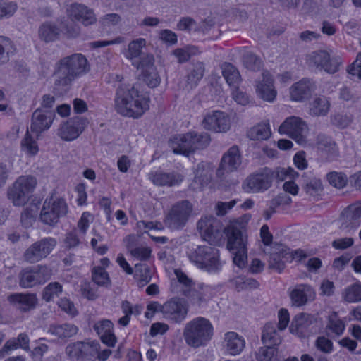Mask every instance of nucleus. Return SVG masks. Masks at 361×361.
I'll return each instance as SVG.
<instances>
[{
  "label": "nucleus",
  "mask_w": 361,
  "mask_h": 361,
  "mask_svg": "<svg viewBox=\"0 0 361 361\" xmlns=\"http://www.w3.org/2000/svg\"><path fill=\"white\" fill-rule=\"evenodd\" d=\"M92 281L98 286H109L111 284L108 273L102 267H95L92 271Z\"/></svg>",
  "instance_id": "50"
},
{
  "label": "nucleus",
  "mask_w": 361,
  "mask_h": 361,
  "mask_svg": "<svg viewBox=\"0 0 361 361\" xmlns=\"http://www.w3.org/2000/svg\"><path fill=\"white\" fill-rule=\"evenodd\" d=\"M11 41L8 37L0 36V65L9 61Z\"/></svg>",
  "instance_id": "60"
},
{
  "label": "nucleus",
  "mask_w": 361,
  "mask_h": 361,
  "mask_svg": "<svg viewBox=\"0 0 361 361\" xmlns=\"http://www.w3.org/2000/svg\"><path fill=\"white\" fill-rule=\"evenodd\" d=\"M342 298L349 303L361 302V284L355 283L346 287L342 293Z\"/></svg>",
  "instance_id": "46"
},
{
  "label": "nucleus",
  "mask_w": 361,
  "mask_h": 361,
  "mask_svg": "<svg viewBox=\"0 0 361 361\" xmlns=\"http://www.w3.org/2000/svg\"><path fill=\"white\" fill-rule=\"evenodd\" d=\"M134 236H128V243L127 245V248L130 251V254L141 260H145L148 259L151 254V250L149 247H134L133 241L135 240Z\"/></svg>",
  "instance_id": "49"
},
{
  "label": "nucleus",
  "mask_w": 361,
  "mask_h": 361,
  "mask_svg": "<svg viewBox=\"0 0 361 361\" xmlns=\"http://www.w3.org/2000/svg\"><path fill=\"white\" fill-rule=\"evenodd\" d=\"M189 259L200 269L209 272H216L221 269L219 250L212 246L200 245L188 253Z\"/></svg>",
  "instance_id": "6"
},
{
  "label": "nucleus",
  "mask_w": 361,
  "mask_h": 361,
  "mask_svg": "<svg viewBox=\"0 0 361 361\" xmlns=\"http://www.w3.org/2000/svg\"><path fill=\"white\" fill-rule=\"evenodd\" d=\"M194 183L199 184L198 188L207 185L212 180V171L204 162L199 163L195 171Z\"/></svg>",
  "instance_id": "38"
},
{
  "label": "nucleus",
  "mask_w": 361,
  "mask_h": 361,
  "mask_svg": "<svg viewBox=\"0 0 361 361\" xmlns=\"http://www.w3.org/2000/svg\"><path fill=\"white\" fill-rule=\"evenodd\" d=\"M118 85L115 97V108L123 116L138 118L148 109L149 100L140 96L138 91L130 84L121 83L120 76L116 75Z\"/></svg>",
  "instance_id": "1"
},
{
  "label": "nucleus",
  "mask_w": 361,
  "mask_h": 361,
  "mask_svg": "<svg viewBox=\"0 0 361 361\" xmlns=\"http://www.w3.org/2000/svg\"><path fill=\"white\" fill-rule=\"evenodd\" d=\"M197 49L195 47H187L185 48H178L173 51L174 56L178 59L180 63L188 61L192 55L197 53Z\"/></svg>",
  "instance_id": "57"
},
{
  "label": "nucleus",
  "mask_w": 361,
  "mask_h": 361,
  "mask_svg": "<svg viewBox=\"0 0 361 361\" xmlns=\"http://www.w3.org/2000/svg\"><path fill=\"white\" fill-rule=\"evenodd\" d=\"M88 123V120L84 117L71 118L61 125L58 130V135L66 141L73 140L79 137Z\"/></svg>",
  "instance_id": "18"
},
{
  "label": "nucleus",
  "mask_w": 361,
  "mask_h": 361,
  "mask_svg": "<svg viewBox=\"0 0 361 361\" xmlns=\"http://www.w3.org/2000/svg\"><path fill=\"white\" fill-rule=\"evenodd\" d=\"M204 129L216 133H226L231 128L230 118L227 114L221 111L207 113L202 121Z\"/></svg>",
  "instance_id": "19"
},
{
  "label": "nucleus",
  "mask_w": 361,
  "mask_h": 361,
  "mask_svg": "<svg viewBox=\"0 0 361 361\" xmlns=\"http://www.w3.org/2000/svg\"><path fill=\"white\" fill-rule=\"evenodd\" d=\"M331 107L329 99L325 96L314 97L309 104V113L312 116H325Z\"/></svg>",
  "instance_id": "34"
},
{
  "label": "nucleus",
  "mask_w": 361,
  "mask_h": 361,
  "mask_svg": "<svg viewBox=\"0 0 361 361\" xmlns=\"http://www.w3.org/2000/svg\"><path fill=\"white\" fill-rule=\"evenodd\" d=\"M68 207L63 199L54 200L51 197L49 200L46 199L44 202L41 214V221L49 226L55 225L60 217L66 214Z\"/></svg>",
  "instance_id": "13"
},
{
  "label": "nucleus",
  "mask_w": 361,
  "mask_h": 361,
  "mask_svg": "<svg viewBox=\"0 0 361 361\" xmlns=\"http://www.w3.org/2000/svg\"><path fill=\"white\" fill-rule=\"evenodd\" d=\"M280 134H285L299 145L307 142L308 126L305 121L298 116H290L285 119L279 128Z\"/></svg>",
  "instance_id": "10"
},
{
  "label": "nucleus",
  "mask_w": 361,
  "mask_h": 361,
  "mask_svg": "<svg viewBox=\"0 0 361 361\" xmlns=\"http://www.w3.org/2000/svg\"><path fill=\"white\" fill-rule=\"evenodd\" d=\"M175 274L178 282L185 287V289L183 290V295L185 296H190V288L194 286L192 280L188 278L185 273L179 269L175 270Z\"/></svg>",
  "instance_id": "61"
},
{
  "label": "nucleus",
  "mask_w": 361,
  "mask_h": 361,
  "mask_svg": "<svg viewBox=\"0 0 361 361\" xmlns=\"http://www.w3.org/2000/svg\"><path fill=\"white\" fill-rule=\"evenodd\" d=\"M222 75L227 83L231 86L238 85L241 77L238 70L231 63H224L221 66Z\"/></svg>",
  "instance_id": "39"
},
{
  "label": "nucleus",
  "mask_w": 361,
  "mask_h": 361,
  "mask_svg": "<svg viewBox=\"0 0 361 361\" xmlns=\"http://www.w3.org/2000/svg\"><path fill=\"white\" fill-rule=\"evenodd\" d=\"M99 343L78 341L66 347L68 355L75 361H94L97 359Z\"/></svg>",
  "instance_id": "15"
},
{
  "label": "nucleus",
  "mask_w": 361,
  "mask_h": 361,
  "mask_svg": "<svg viewBox=\"0 0 361 361\" xmlns=\"http://www.w3.org/2000/svg\"><path fill=\"white\" fill-rule=\"evenodd\" d=\"M133 61V65L137 69H141L142 73L145 72L146 69H151V68H155L154 66V58L152 54H143L142 56Z\"/></svg>",
  "instance_id": "53"
},
{
  "label": "nucleus",
  "mask_w": 361,
  "mask_h": 361,
  "mask_svg": "<svg viewBox=\"0 0 361 361\" xmlns=\"http://www.w3.org/2000/svg\"><path fill=\"white\" fill-rule=\"evenodd\" d=\"M351 117L347 116L346 114L337 113L331 116V124L339 128H345L348 127L351 123Z\"/></svg>",
  "instance_id": "62"
},
{
  "label": "nucleus",
  "mask_w": 361,
  "mask_h": 361,
  "mask_svg": "<svg viewBox=\"0 0 361 361\" xmlns=\"http://www.w3.org/2000/svg\"><path fill=\"white\" fill-rule=\"evenodd\" d=\"M30 338L25 333L20 334L16 338H11L8 340L3 348L0 350V358H3L8 355L11 351L18 348H22L24 350H30Z\"/></svg>",
  "instance_id": "30"
},
{
  "label": "nucleus",
  "mask_w": 361,
  "mask_h": 361,
  "mask_svg": "<svg viewBox=\"0 0 361 361\" xmlns=\"http://www.w3.org/2000/svg\"><path fill=\"white\" fill-rule=\"evenodd\" d=\"M113 327V323L108 319L102 320L94 325V329L99 335L102 341L109 347H114L116 343Z\"/></svg>",
  "instance_id": "29"
},
{
  "label": "nucleus",
  "mask_w": 361,
  "mask_h": 361,
  "mask_svg": "<svg viewBox=\"0 0 361 361\" xmlns=\"http://www.w3.org/2000/svg\"><path fill=\"white\" fill-rule=\"evenodd\" d=\"M235 286L238 291H241L257 288L259 283L252 278L240 277L235 279Z\"/></svg>",
  "instance_id": "55"
},
{
  "label": "nucleus",
  "mask_w": 361,
  "mask_h": 361,
  "mask_svg": "<svg viewBox=\"0 0 361 361\" xmlns=\"http://www.w3.org/2000/svg\"><path fill=\"white\" fill-rule=\"evenodd\" d=\"M56 116L55 112L50 110L37 109L32 115L30 130L39 137L42 133L47 130L51 126Z\"/></svg>",
  "instance_id": "22"
},
{
  "label": "nucleus",
  "mask_w": 361,
  "mask_h": 361,
  "mask_svg": "<svg viewBox=\"0 0 361 361\" xmlns=\"http://www.w3.org/2000/svg\"><path fill=\"white\" fill-rule=\"evenodd\" d=\"M224 343L226 351L233 355L240 353L245 345L244 338L233 331L225 334Z\"/></svg>",
  "instance_id": "33"
},
{
  "label": "nucleus",
  "mask_w": 361,
  "mask_h": 361,
  "mask_svg": "<svg viewBox=\"0 0 361 361\" xmlns=\"http://www.w3.org/2000/svg\"><path fill=\"white\" fill-rule=\"evenodd\" d=\"M314 90V82L310 79L303 78L291 85L290 97L293 101L302 102L308 99Z\"/></svg>",
  "instance_id": "24"
},
{
  "label": "nucleus",
  "mask_w": 361,
  "mask_h": 361,
  "mask_svg": "<svg viewBox=\"0 0 361 361\" xmlns=\"http://www.w3.org/2000/svg\"><path fill=\"white\" fill-rule=\"evenodd\" d=\"M90 70L87 59L81 54H73L60 59L55 66L54 85L59 87L70 85L76 78Z\"/></svg>",
  "instance_id": "3"
},
{
  "label": "nucleus",
  "mask_w": 361,
  "mask_h": 361,
  "mask_svg": "<svg viewBox=\"0 0 361 361\" xmlns=\"http://www.w3.org/2000/svg\"><path fill=\"white\" fill-rule=\"evenodd\" d=\"M257 95L263 100L271 102L276 97V91L274 87V79L269 72L262 73V80L256 85Z\"/></svg>",
  "instance_id": "26"
},
{
  "label": "nucleus",
  "mask_w": 361,
  "mask_h": 361,
  "mask_svg": "<svg viewBox=\"0 0 361 361\" xmlns=\"http://www.w3.org/2000/svg\"><path fill=\"white\" fill-rule=\"evenodd\" d=\"M66 13L70 20L80 21L85 26L94 24L97 22L93 10L82 4L72 3L67 5Z\"/></svg>",
  "instance_id": "23"
},
{
  "label": "nucleus",
  "mask_w": 361,
  "mask_h": 361,
  "mask_svg": "<svg viewBox=\"0 0 361 361\" xmlns=\"http://www.w3.org/2000/svg\"><path fill=\"white\" fill-rule=\"evenodd\" d=\"M345 222L342 223L341 228H355L361 223V202L350 205L344 217Z\"/></svg>",
  "instance_id": "36"
},
{
  "label": "nucleus",
  "mask_w": 361,
  "mask_h": 361,
  "mask_svg": "<svg viewBox=\"0 0 361 361\" xmlns=\"http://www.w3.org/2000/svg\"><path fill=\"white\" fill-rule=\"evenodd\" d=\"M258 361H281L277 347L264 345L255 353Z\"/></svg>",
  "instance_id": "42"
},
{
  "label": "nucleus",
  "mask_w": 361,
  "mask_h": 361,
  "mask_svg": "<svg viewBox=\"0 0 361 361\" xmlns=\"http://www.w3.org/2000/svg\"><path fill=\"white\" fill-rule=\"evenodd\" d=\"M262 342L269 347H277L281 343V337L277 330L276 323L267 322L263 327L262 332Z\"/></svg>",
  "instance_id": "32"
},
{
  "label": "nucleus",
  "mask_w": 361,
  "mask_h": 361,
  "mask_svg": "<svg viewBox=\"0 0 361 361\" xmlns=\"http://www.w3.org/2000/svg\"><path fill=\"white\" fill-rule=\"evenodd\" d=\"M36 185L35 177L21 176L8 188L7 197L15 206H23L28 201Z\"/></svg>",
  "instance_id": "7"
},
{
  "label": "nucleus",
  "mask_w": 361,
  "mask_h": 361,
  "mask_svg": "<svg viewBox=\"0 0 361 361\" xmlns=\"http://www.w3.org/2000/svg\"><path fill=\"white\" fill-rule=\"evenodd\" d=\"M54 238H44L32 243L23 253V259L28 263H36L46 258L56 245Z\"/></svg>",
  "instance_id": "12"
},
{
  "label": "nucleus",
  "mask_w": 361,
  "mask_h": 361,
  "mask_svg": "<svg viewBox=\"0 0 361 361\" xmlns=\"http://www.w3.org/2000/svg\"><path fill=\"white\" fill-rule=\"evenodd\" d=\"M295 257H300L301 259L306 258L307 255L301 250H297L292 253L287 246L275 243L271 247L268 267L280 273L285 268L286 262Z\"/></svg>",
  "instance_id": "8"
},
{
  "label": "nucleus",
  "mask_w": 361,
  "mask_h": 361,
  "mask_svg": "<svg viewBox=\"0 0 361 361\" xmlns=\"http://www.w3.org/2000/svg\"><path fill=\"white\" fill-rule=\"evenodd\" d=\"M310 66L324 70L328 73H335L338 71L341 61L339 58H330V54L324 50H317L312 52L307 56Z\"/></svg>",
  "instance_id": "16"
},
{
  "label": "nucleus",
  "mask_w": 361,
  "mask_h": 361,
  "mask_svg": "<svg viewBox=\"0 0 361 361\" xmlns=\"http://www.w3.org/2000/svg\"><path fill=\"white\" fill-rule=\"evenodd\" d=\"M59 307L65 312L75 316L77 314V310L73 302L67 298H61L58 302Z\"/></svg>",
  "instance_id": "64"
},
{
  "label": "nucleus",
  "mask_w": 361,
  "mask_h": 361,
  "mask_svg": "<svg viewBox=\"0 0 361 361\" xmlns=\"http://www.w3.org/2000/svg\"><path fill=\"white\" fill-rule=\"evenodd\" d=\"M317 145L319 149L326 154L329 159L334 158L337 155L336 144L329 137L319 136Z\"/></svg>",
  "instance_id": "48"
},
{
  "label": "nucleus",
  "mask_w": 361,
  "mask_h": 361,
  "mask_svg": "<svg viewBox=\"0 0 361 361\" xmlns=\"http://www.w3.org/2000/svg\"><path fill=\"white\" fill-rule=\"evenodd\" d=\"M327 328L335 333L336 335H341L345 329L344 322L338 318L337 314L334 312L329 317Z\"/></svg>",
  "instance_id": "56"
},
{
  "label": "nucleus",
  "mask_w": 361,
  "mask_h": 361,
  "mask_svg": "<svg viewBox=\"0 0 361 361\" xmlns=\"http://www.w3.org/2000/svg\"><path fill=\"white\" fill-rule=\"evenodd\" d=\"M247 137L253 140H264L271 135V130L267 123H259L251 128L247 133Z\"/></svg>",
  "instance_id": "40"
},
{
  "label": "nucleus",
  "mask_w": 361,
  "mask_h": 361,
  "mask_svg": "<svg viewBox=\"0 0 361 361\" xmlns=\"http://www.w3.org/2000/svg\"><path fill=\"white\" fill-rule=\"evenodd\" d=\"M274 180L273 170L264 168L246 178V191L262 192L268 190Z\"/></svg>",
  "instance_id": "17"
},
{
  "label": "nucleus",
  "mask_w": 361,
  "mask_h": 361,
  "mask_svg": "<svg viewBox=\"0 0 361 361\" xmlns=\"http://www.w3.org/2000/svg\"><path fill=\"white\" fill-rule=\"evenodd\" d=\"M227 238V249L233 255V263L242 269L247 260L248 234L247 223L242 219L231 222L224 228Z\"/></svg>",
  "instance_id": "2"
},
{
  "label": "nucleus",
  "mask_w": 361,
  "mask_h": 361,
  "mask_svg": "<svg viewBox=\"0 0 361 361\" xmlns=\"http://www.w3.org/2000/svg\"><path fill=\"white\" fill-rule=\"evenodd\" d=\"M59 28L61 34L62 33L67 39H74L79 36L80 29L78 24L74 20H70L68 21L66 19H62L59 22Z\"/></svg>",
  "instance_id": "43"
},
{
  "label": "nucleus",
  "mask_w": 361,
  "mask_h": 361,
  "mask_svg": "<svg viewBox=\"0 0 361 361\" xmlns=\"http://www.w3.org/2000/svg\"><path fill=\"white\" fill-rule=\"evenodd\" d=\"M327 179L330 185L336 188H343L348 183L347 176L341 172H330L327 174Z\"/></svg>",
  "instance_id": "54"
},
{
  "label": "nucleus",
  "mask_w": 361,
  "mask_h": 361,
  "mask_svg": "<svg viewBox=\"0 0 361 361\" xmlns=\"http://www.w3.org/2000/svg\"><path fill=\"white\" fill-rule=\"evenodd\" d=\"M135 278L137 281V285L143 287L147 284L152 279V271L150 268L145 264H137L135 267Z\"/></svg>",
  "instance_id": "45"
},
{
  "label": "nucleus",
  "mask_w": 361,
  "mask_h": 361,
  "mask_svg": "<svg viewBox=\"0 0 361 361\" xmlns=\"http://www.w3.org/2000/svg\"><path fill=\"white\" fill-rule=\"evenodd\" d=\"M21 147L26 153L32 156L35 155L39 150L36 141L32 139L28 130L21 142Z\"/></svg>",
  "instance_id": "59"
},
{
  "label": "nucleus",
  "mask_w": 361,
  "mask_h": 361,
  "mask_svg": "<svg viewBox=\"0 0 361 361\" xmlns=\"http://www.w3.org/2000/svg\"><path fill=\"white\" fill-rule=\"evenodd\" d=\"M302 188L307 195L313 197L318 195L322 191V182L316 178L305 179Z\"/></svg>",
  "instance_id": "51"
},
{
  "label": "nucleus",
  "mask_w": 361,
  "mask_h": 361,
  "mask_svg": "<svg viewBox=\"0 0 361 361\" xmlns=\"http://www.w3.org/2000/svg\"><path fill=\"white\" fill-rule=\"evenodd\" d=\"M243 63L247 69L252 71H259L263 66L261 58L250 51H247L243 54Z\"/></svg>",
  "instance_id": "47"
},
{
  "label": "nucleus",
  "mask_w": 361,
  "mask_h": 361,
  "mask_svg": "<svg viewBox=\"0 0 361 361\" xmlns=\"http://www.w3.org/2000/svg\"><path fill=\"white\" fill-rule=\"evenodd\" d=\"M8 300L23 312L34 310L38 303L35 293H13L8 296Z\"/></svg>",
  "instance_id": "25"
},
{
  "label": "nucleus",
  "mask_w": 361,
  "mask_h": 361,
  "mask_svg": "<svg viewBox=\"0 0 361 361\" xmlns=\"http://www.w3.org/2000/svg\"><path fill=\"white\" fill-rule=\"evenodd\" d=\"M51 274V270L46 266L27 267L19 273V285L23 288H30L45 283Z\"/></svg>",
  "instance_id": "11"
},
{
  "label": "nucleus",
  "mask_w": 361,
  "mask_h": 361,
  "mask_svg": "<svg viewBox=\"0 0 361 361\" xmlns=\"http://www.w3.org/2000/svg\"><path fill=\"white\" fill-rule=\"evenodd\" d=\"M210 141L208 133L190 131L174 135L169 140V145L174 154L189 157L197 150L206 148Z\"/></svg>",
  "instance_id": "4"
},
{
  "label": "nucleus",
  "mask_w": 361,
  "mask_h": 361,
  "mask_svg": "<svg viewBox=\"0 0 361 361\" xmlns=\"http://www.w3.org/2000/svg\"><path fill=\"white\" fill-rule=\"evenodd\" d=\"M161 311L167 320L180 323L186 317L188 307L183 300L179 298H173L161 307Z\"/></svg>",
  "instance_id": "20"
},
{
  "label": "nucleus",
  "mask_w": 361,
  "mask_h": 361,
  "mask_svg": "<svg viewBox=\"0 0 361 361\" xmlns=\"http://www.w3.org/2000/svg\"><path fill=\"white\" fill-rule=\"evenodd\" d=\"M145 45L146 40L143 38H138L130 42L126 52V58L133 61L142 56L144 53L142 51V49L145 47Z\"/></svg>",
  "instance_id": "44"
},
{
  "label": "nucleus",
  "mask_w": 361,
  "mask_h": 361,
  "mask_svg": "<svg viewBox=\"0 0 361 361\" xmlns=\"http://www.w3.org/2000/svg\"><path fill=\"white\" fill-rule=\"evenodd\" d=\"M197 228L203 239L210 243H218L223 236L221 222L216 217L206 216L198 221Z\"/></svg>",
  "instance_id": "14"
},
{
  "label": "nucleus",
  "mask_w": 361,
  "mask_h": 361,
  "mask_svg": "<svg viewBox=\"0 0 361 361\" xmlns=\"http://www.w3.org/2000/svg\"><path fill=\"white\" fill-rule=\"evenodd\" d=\"M290 297L295 306L300 307L305 305L308 300H314L315 292L307 284H299L291 291Z\"/></svg>",
  "instance_id": "27"
},
{
  "label": "nucleus",
  "mask_w": 361,
  "mask_h": 361,
  "mask_svg": "<svg viewBox=\"0 0 361 361\" xmlns=\"http://www.w3.org/2000/svg\"><path fill=\"white\" fill-rule=\"evenodd\" d=\"M78 328L72 324H51L47 333L58 339L66 341L71 337L77 334Z\"/></svg>",
  "instance_id": "31"
},
{
  "label": "nucleus",
  "mask_w": 361,
  "mask_h": 361,
  "mask_svg": "<svg viewBox=\"0 0 361 361\" xmlns=\"http://www.w3.org/2000/svg\"><path fill=\"white\" fill-rule=\"evenodd\" d=\"M149 179L154 185L159 186H173L178 185L183 180V176L178 173H165L163 171L151 172Z\"/></svg>",
  "instance_id": "28"
},
{
  "label": "nucleus",
  "mask_w": 361,
  "mask_h": 361,
  "mask_svg": "<svg viewBox=\"0 0 361 361\" xmlns=\"http://www.w3.org/2000/svg\"><path fill=\"white\" fill-rule=\"evenodd\" d=\"M143 80L150 87H155L160 83V78L158 75L156 68H151V69H146L142 73Z\"/></svg>",
  "instance_id": "58"
},
{
  "label": "nucleus",
  "mask_w": 361,
  "mask_h": 361,
  "mask_svg": "<svg viewBox=\"0 0 361 361\" xmlns=\"http://www.w3.org/2000/svg\"><path fill=\"white\" fill-rule=\"evenodd\" d=\"M192 211V205L188 200H182L175 204L164 219L165 225L173 230L183 228Z\"/></svg>",
  "instance_id": "9"
},
{
  "label": "nucleus",
  "mask_w": 361,
  "mask_h": 361,
  "mask_svg": "<svg viewBox=\"0 0 361 361\" xmlns=\"http://www.w3.org/2000/svg\"><path fill=\"white\" fill-rule=\"evenodd\" d=\"M212 336V324L209 319L202 317L188 322L183 330V337L186 343L195 348L205 345Z\"/></svg>",
  "instance_id": "5"
},
{
  "label": "nucleus",
  "mask_w": 361,
  "mask_h": 361,
  "mask_svg": "<svg viewBox=\"0 0 361 361\" xmlns=\"http://www.w3.org/2000/svg\"><path fill=\"white\" fill-rule=\"evenodd\" d=\"M38 35L41 40L45 42H51L59 39L61 30L55 23L45 22L39 26Z\"/></svg>",
  "instance_id": "35"
},
{
  "label": "nucleus",
  "mask_w": 361,
  "mask_h": 361,
  "mask_svg": "<svg viewBox=\"0 0 361 361\" xmlns=\"http://www.w3.org/2000/svg\"><path fill=\"white\" fill-rule=\"evenodd\" d=\"M62 291L63 287L60 283L51 282L44 288L42 299L46 302H50L54 297H58Z\"/></svg>",
  "instance_id": "52"
},
{
  "label": "nucleus",
  "mask_w": 361,
  "mask_h": 361,
  "mask_svg": "<svg viewBox=\"0 0 361 361\" xmlns=\"http://www.w3.org/2000/svg\"><path fill=\"white\" fill-rule=\"evenodd\" d=\"M204 73V64L201 62L197 63L193 69L187 76L185 88L190 90L195 87L200 80L202 78Z\"/></svg>",
  "instance_id": "41"
},
{
  "label": "nucleus",
  "mask_w": 361,
  "mask_h": 361,
  "mask_svg": "<svg viewBox=\"0 0 361 361\" xmlns=\"http://www.w3.org/2000/svg\"><path fill=\"white\" fill-rule=\"evenodd\" d=\"M242 164V156L237 145H233L223 155L216 174L223 177L226 173L237 171Z\"/></svg>",
  "instance_id": "21"
},
{
  "label": "nucleus",
  "mask_w": 361,
  "mask_h": 361,
  "mask_svg": "<svg viewBox=\"0 0 361 361\" xmlns=\"http://www.w3.org/2000/svg\"><path fill=\"white\" fill-rule=\"evenodd\" d=\"M316 322L317 318L314 315L302 312L295 317L290 325V330L293 331L295 329L297 331L302 332Z\"/></svg>",
  "instance_id": "37"
},
{
  "label": "nucleus",
  "mask_w": 361,
  "mask_h": 361,
  "mask_svg": "<svg viewBox=\"0 0 361 361\" xmlns=\"http://www.w3.org/2000/svg\"><path fill=\"white\" fill-rule=\"evenodd\" d=\"M315 346L324 353H331L333 351V343L324 336H319L315 341Z\"/></svg>",
  "instance_id": "63"
}]
</instances>
